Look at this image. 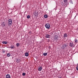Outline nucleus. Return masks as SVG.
<instances>
[{
	"mask_svg": "<svg viewBox=\"0 0 78 78\" xmlns=\"http://www.w3.org/2000/svg\"><path fill=\"white\" fill-rule=\"evenodd\" d=\"M58 78H62L61 77V76H59V77H58Z\"/></svg>",
	"mask_w": 78,
	"mask_h": 78,
	"instance_id": "c85d7f7f",
	"label": "nucleus"
},
{
	"mask_svg": "<svg viewBox=\"0 0 78 78\" xmlns=\"http://www.w3.org/2000/svg\"><path fill=\"white\" fill-rule=\"evenodd\" d=\"M2 44H8V42L3 41H2Z\"/></svg>",
	"mask_w": 78,
	"mask_h": 78,
	"instance_id": "9d476101",
	"label": "nucleus"
},
{
	"mask_svg": "<svg viewBox=\"0 0 78 78\" xmlns=\"http://www.w3.org/2000/svg\"><path fill=\"white\" fill-rule=\"evenodd\" d=\"M27 19H30V16L29 15H28L27 16Z\"/></svg>",
	"mask_w": 78,
	"mask_h": 78,
	"instance_id": "4be33fe9",
	"label": "nucleus"
},
{
	"mask_svg": "<svg viewBox=\"0 0 78 78\" xmlns=\"http://www.w3.org/2000/svg\"><path fill=\"white\" fill-rule=\"evenodd\" d=\"M34 14L35 16H37V15H38L37 13L36 12L34 13Z\"/></svg>",
	"mask_w": 78,
	"mask_h": 78,
	"instance_id": "dca6fc26",
	"label": "nucleus"
},
{
	"mask_svg": "<svg viewBox=\"0 0 78 78\" xmlns=\"http://www.w3.org/2000/svg\"><path fill=\"white\" fill-rule=\"evenodd\" d=\"M12 20L11 19H9L8 20V24L9 26H11L12 25Z\"/></svg>",
	"mask_w": 78,
	"mask_h": 78,
	"instance_id": "f257e3e1",
	"label": "nucleus"
},
{
	"mask_svg": "<svg viewBox=\"0 0 78 78\" xmlns=\"http://www.w3.org/2000/svg\"><path fill=\"white\" fill-rule=\"evenodd\" d=\"M7 56L8 57H9L11 56V54L9 53H8L7 54Z\"/></svg>",
	"mask_w": 78,
	"mask_h": 78,
	"instance_id": "2eb2a0df",
	"label": "nucleus"
},
{
	"mask_svg": "<svg viewBox=\"0 0 78 78\" xmlns=\"http://www.w3.org/2000/svg\"><path fill=\"white\" fill-rule=\"evenodd\" d=\"M6 25H5V23L4 22H2V27H4V26H5Z\"/></svg>",
	"mask_w": 78,
	"mask_h": 78,
	"instance_id": "1a4fd4ad",
	"label": "nucleus"
},
{
	"mask_svg": "<svg viewBox=\"0 0 78 78\" xmlns=\"http://www.w3.org/2000/svg\"><path fill=\"white\" fill-rule=\"evenodd\" d=\"M5 76L6 78H11V76L9 74H7Z\"/></svg>",
	"mask_w": 78,
	"mask_h": 78,
	"instance_id": "423d86ee",
	"label": "nucleus"
},
{
	"mask_svg": "<svg viewBox=\"0 0 78 78\" xmlns=\"http://www.w3.org/2000/svg\"><path fill=\"white\" fill-rule=\"evenodd\" d=\"M22 75L23 76H25V73H23V74H22Z\"/></svg>",
	"mask_w": 78,
	"mask_h": 78,
	"instance_id": "393cba45",
	"label": "nucleus"
},
{
	"mask_svg": "<svg viewBox=\"0 0 78 78\" xmlns=\"http://www.w3.org/2000/svg\"><path fill=\"white\" fill-rule=\"evenodd\" d=\"M38 69L39 71H41V70H42V67L41 66H39L38 67Z\"/></svg>",
	"mask_w": 78,
	"mask_h": 78,
	"instance_id": "0eeeda50",
	"label": "nucleus"
},
{
	"mask_svg": "<svg viewBox=\"0 0 78 78\" xmlns=\"http://www.w3.org/2000/svg\"><path fill=\"white\" fill-rule=\"evenodd\" d=\"M70 3H71V4H73V2H72V1L70 0Z\"/></svg>",
	"mask_w": 78,
	"mask_h": 78,
	"instance_id": "b1692460",
	"label": "nucleus"
},
{
	"mask_svg": "<svg viewBox=\"0 0 78 78\" xmlns=\"http://www.w3.org/2000/svg\"><path fill=\"white\" fill-rule=\"evenodd\" d=\"M20 61V59L19 58H18L16 60V62L17 63H19V62Z\"/></svg>",
	"mask_w": 78,
	"mask_h": 78,
	"instance_id": "f8f14e48",
	"label": "nucleus"
},
{
	"mask_svg": "<svg viewBox=\"0 0 78 78\" xmlns=\"http://www.w3.org/2000/svg\"><path fill=\"white\" fill-rule=\"evenodd\" d=\"M73 45V43H69V46L71 47H72Z\"/></svg>",
	"mask_w": 78,
	"mask_h": 78,
	"instance_id": "9b49d317",
	"label": "nucleus"
},
{
	"mask_svg": "<svg viewBox=\"0 0 78 78\" xmlns=\"http://www.w3.org/2000/svg\"><path fill=\"white\" fill-rule=\"evenodd\" d=\"M64 3H67V0H64Z\"/></svg>",
	"mask_w": 78,
	"mask_h": 78,
	"instance_id": "412c9836",
	"label": "nucleus"
},
{
	"mask_svg": "<svg viewBox=\"0 0 78 78\" xmlns=\"http://www.w3.org/2000/svg\"><path fill=\"white\" fill-rule=\"evenodd\" d=\"M45 37L46 38H50L51 37V35L48 34H46L45 35Z\"/></svg>",
	"mask_w": 78,
	"mask_h": 78,
	"instance_id": "39448f33",
	"label": "nucleus"
},
{
	"mask_svg": "<svg viewBox=\"0 0 78 78\" xmlns=\"http://www.w3.org/2000/svg\"><path fill=\"white\" fill-rule=\"evenodd\" d=\"M58 35H55L54 36V39L55 41H57L58 39Z\"/></svg>",
	"mask_w": 78,
	"mask_h": 78,
	"instance_id": "20e7f679",
	"label": "nucleus"
},
{
	"mask_svg": "<svg viewBox=\"0 0 78 78\" xmlns=\"http://www.w3.org/2000/svg\"><path fill=\"white\" fill-rule=\"evenodd\" d=\"M75 43H77L78 42V40L76 39L74 40Z\"/></svg>",
	"mask_w": 78,
	"mask_h": 78,
	"instance_id": "aec40b11",
	"label": "nucleus"
},
{
	"mask_svg": "<svg viewBox=\"0 0 78 78\" xmlns=\"http://www.w3.org/2000/svg\"><path fill=\"white\" fill-rule=\"evenodd\" d=\"M3 53H5V51H3Z\"/></svg>",
	"mask_w": 78,
	"mask_h": 78,
	"instance_id": "bb28decb",
	"label": "nucleus"
},
{
	"mask_svg": "<svg viewBox=\"0 0 78 78\" xmlns=\"http://www.w3.org/2000/svg\"><path fill=\"white\" fill-rule=\"evenodd\" d=\"M67 6V4H65V6Z\"/></svg>",
	"mask_w": 78,
	"mask_h": 78,
	"instance_id": "a878e982",
	"label": "nucleus"
},
{
	"mask_svg": "<svg viewBox=\"0 0 78 78\" xmlns=\"http://www.w3.org/2000/svg\"><path fill=\"white\" fill-rule=\"evenodd\" d=\"M45 27L47 29H49L50 27V25L49 23H46L45 25Z\"/></svg>",
	"mask_w": 78,
	"mask_h": 78,
	"instance_id": "f03ea898",
	"label": "nucleus"
},
{
	"mask_svg": "<svg viewBox=\"0 0 78 78\" xmlns=\"http://www.w3.org/2000/svg\"><path fill=\"white\" fill-rule=\"evenodd\" d=\"M48 48H49L50 49V48H51V47L50 46H49L48 47Z\"/></svg>",
	"mask_w": 78,
	"mask_h": 78,
	"instance_id": "cd10ccee",
	"label": "nucleus"
},
{
	"mask_svg": "<svg viewBox=\"0 0 78 78\" xmlns=\"http://www.w3.org/2000/svg\"><path fill=\"white\" fill-rule=\"evenodd\" d=\"M44 18H47V17H48V16L47 15H45L44 16Z\"/></svg>",
	"mask_w": 78,
	"mask_h": 78,
	"instance_id": "f3484780",
	"label": "nucleus"
},
{
	"mask_svg": "<svg viewBox=\"0 0 78 78\" xmlns=\"http://www.w3.org/2000/svg\"><path fill=\"white\" fill-rule=\"evenodd\" d=\"M10 48L11 49H14V46L13 45H11L10 46Z\"/></svg>",
	"mask_w": 78,
	"mask_h": 78,
	"instance_id": "4468645a",
	"label": "nucleus"
},
{
	"mask_svg": "<svg viewBox=\"0 0 78 78\" xmlns=\"http://www.w3.org/2000/svg\"><path fill=\"white\" fill-rule=\"evenodd\" d=\"M44 56H47V53H43Z\"/></svg>",
	"mask_w": 78,
	"mask_h": 78,
	"instance_id": "a211bd4d",
	"label": "nucleus"
},
{
	"mask_svg": "<svg viewBox=\"0 0 78 78\" xmlns=\"http://www.w3.org/2000/svg\"><path fill=\"white\" fill-rule=\"evenodd\" d=\"M76 70L78 71V65L77 64V66L76 67Z\"/></svg>",
	"mask_w": 78,
	"mask_h": 78,
	"instance_id": "5701e85b",
	"label": "nucleus"
},
{
	"mask_svg": "<svg viewBox=\"0 0 78 78\" xmlns=\"http://www.w3.org/2000/svg\"><path fill=\"white\" fill-rule=\"evenodd\" d=\"M67 34L66 33H65L64 34V37H67Z\"/></svg>",
	"mask_w": 78,
	"mask_h": 78,
	"instance_id": "6e6552de",
	"label": "nucleus"
},
{
	"mask_svg": "<svg viewBox=\"0 0 78 78\" xmlns=\"http://www.w3.org/2000/svg\"><path fill=\"white\" fill-rule=\"evenodd\" d=\"M29 55V54H28V53H26L25 54V56H28Z\"/></svg>",
	"mask_w": 78,
	"mask_h": 78,
	"instance_id": "ddd939ff",
	"label": "nucleus"
},
{
	"mask_svg": "<svg viewBox=\"0 0 78 78\" xmlns=\"http://www.w3.org/2000/svg\"><path fill=\"white\" fill-rule=\"evenodd\" d=\"M16 47H19V46L20 45V44L18 43H17L16 44Z\"/></svg>",
	"mask_w": 78,
	"mask_h": 78,
	"instance_id": "6ab92c4d",
	"label": "nucleus"
},
{
	"mask_svg": "<svg viewBox=\"0 0 78 78\" xmlns=\"http://www.w3.org/2000/svg\"><path fill=\"white\" fill-rule=\"evenodd\" d=\"M66 47H67V45L65 44H64L62 45L61 48L62 49H65L66 48Z\"/></svg>",
	"mask_w": 78,
	"mask_h": 78,
	"instance_id": "7ed1b4c3",
	"label": "nucleus"
}]
</instances>
